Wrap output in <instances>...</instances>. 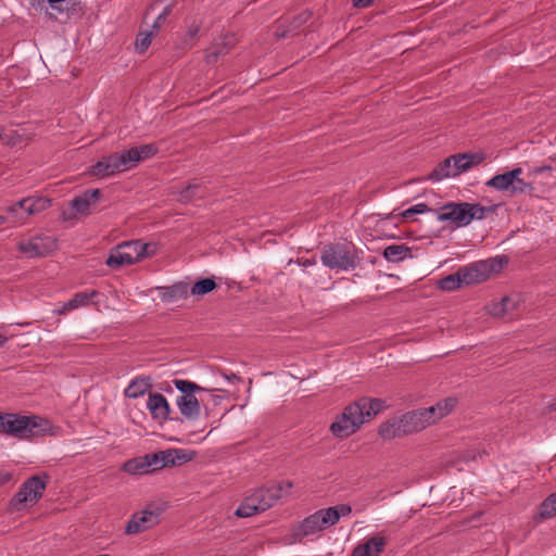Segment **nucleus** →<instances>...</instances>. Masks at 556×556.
Returning <instances> with one entry per match:
<instances>
[{"label": "nucleus", "instance_id": "1", "mask_svg": "<svg viewBox=\"0 0 556 556\" xmlns=\"http://www.w3.org/2000/svg\"><path fill=\"white\" fill-rule=\"evenodd\" d=\"M157 152L153 143L132 147L122 153H113L92 165L88 174L97 178H105L117 173L135 167L139 162L144 161Z\"/></svg>", "mask_w": 556, "mask_h": 556}, {"label": "nucleus", "instance_id": "2", "mask_svg": "<svg viewBox=\"0 0 556 556\" xmlns=\"http://www.w3.org/2000/svg\"><path fill=\"white\" fill-rule=\"evenodd\" d=\"M291 488V482H281L256 489L242 501L235 510V516L238 518H248L261 514L275 506L282 496L290 492Z\"/></svg>", "mask_w": 556, "mask_h": 556}, {"label": "nucleus", "instance_id": "3", "mask_svg": "<svg viewBox=\"0 0 556 556\" xmlns=\"http://www.w3.org/2000/svg\"><path fill=\"white\" fill-rule=\"evenodd\" d=\"M51 430L50 422L39 416L0 413V432L17 439L41 437Z\"/></svg>", "mask_w": 556, "mask_h": 556}, {"label": "nucleus", "instance_id": "4", "mask_svg": "<svg viewBox=\"0 0 556 556\" xmlns=\"http://www.w3.org/2000/svg\"><path fill=\"white\" fill-rule=\"evenodd\" d=\"M429 427L422 408L407 412L383 422L379 428V435L384 440L401 438L420 432Z\"/></svg>", "mask_w": 556, "mask_h": 556}, {"label": "nucleus", "instance_id": "5", "mask_svg": "<svg viewBox=\"0 0 556 556\" xmlns=\"http://www.w3.org/2000/svg\"><path fill=\"white\" fill-rule=\"evenodd\" d=\"M352 514V507L349 504H339L337 506L323 508L306 517L295 528V535L303 538L316 534L334 526L341 517Z\"/></svg>", "mask_w": 556, "mask_h": 556}, {"label": "nucleus", "instance_id": "6", "mask_svg": "<svg viewBox=\"0 0 556 556\" xmlns=\"http://www.w3.org/2000/svg\"><path fill=\"white\" fill-rule=\"evenodd\" d=\"M155 244L144 243L140 240L125 241L110 251L105 264L111 268H119L137 263L147 256L155 254Z\"/></svg>", "mask_w": 556, "mask_h": 556}, {"label": "nucleus", "instance_id": "7", "mask_svg": "<svg viewBox=\"0 0 556 556\" xmlns=\"http://www.w3.org/2000/svg\"><path fill=\"white\" fill-rule=\"evenodd\" d=\"M488 208L475 203H455L450 202L437 211V217L440 222H448L455 227H464L473 219L484 218Z\"/></svg>", "mask_w": 556, "mask_h": 556}, {"label": "nucleus", "instance_id": "8", "mask_svg": "<svg viewBox=\"0 0 556 556\" xmlns=\"http://www.w3.org/2000/svg\"><path fill=\"white\" fill-rule=\"evenodd\" d=\"M47 483V475H36L28 478L9 502V510L11 513H17L37 504L42 497Z\"/></svg>", "mask_w": 556, "mask_h": 556}, {"label": "nucleus", "instance_id": "9", "mask_svg": "<svg viewBox=\"0 0 556 556\" xmlns=\"http://www.w3.org/2000/svg\"><path fill=\"white\" fill-rule=\"evenodd\" d=\"M504 256L489 258L472 263L458 269L463 286H470L488 280L492 275L500 273L507 264Z\"/></svg>", "mask_w": 556, "mask_h": 556}, {"label": "nucleus", "instance_id": "10", "mask_svg": "<svg viewBox=\"0 0 556 556\" xmlns=\"http://www.w3.org/2000/svg\"><path fill=\"white\" fill-rule=\"evenodd\" d=\"M173 383L181 392V395L176 400L180 414L188 420L198 419L201 408L195 393L205 389L189 380L174 379Z\"/></svg>", "mask_w": 556, "mask_h": 556}, {"label": "nucleus", "instance_id": "11", "mask_svg": "<svg viewBox=\"0 0 556 556\" xmlns=\"http://www.w3.org/2000/svg\"><path fill=\"white\" fill-rule=\"evenodd\" d=\"M320 260L330 269L348 270L357 264L355 252L340 243L325 247Z\"/></svg>", "mask_w": 556, "mask_h": 556}, {"label": "nucleus", "instance_id": "12", "mask_svg": "<svg viewBox=\"0 0 556 556\" xmlns=\"http://www.w3.org/2000/svg\"><path fill=\"white\" fill-rule=\"evenodd\" d=\"M58 249V239L48 235H35L17 243V250L29 258L46 257Z\"/></svg>", "mask_w": 556, "mask_h": 556}, {"label": "nucleus", "instance_id": "13", "mask_svg": "<svg viewBox=\"0 0 556 556\" xmlns=\"http://www.w3.org/2000/svg\"><path fill=\"white\" fill-rule=\"evenodd\" d=\"M100 195L101 192L99 189H91L83 192L70 202V206L67 208L62 210L61 219L63 222H72L79 215H89L91 213V208L99 201Z\"/></svg>", "mask_w": 556, "mask_h": 556}, {"label": "nucleus", "instance_id": "14", "mask_svg": "<svg viewBox=\"0 0 556 556\" xmlns=\"http://www.w3.org/2000/svg\"><path fill=\"white\" fill-rule=\"evenodd\" d=\"M522 168L517 167L510 172L498 174L486 181V186L498 191H510L513 194L523 193L531 189V185L519 178Z\"/></svg>", "mask_w": 556, "mask_h": 556}, {"label": "nucleus", "instance_id": "15", "mask_svg": "<svg viewBox=\"0 0 556 556\" xmlns=\"http://www.w3.org/2000/svg\"><path fill=\"white\" fill-rule=\"evenodd\" d=\"M359 412L357 406H353V404L345 407L330 426L332 434L342 439L355 433L363 425Z\"/></svg>", "mask_w": 556, "mask_h": 556}, {"label": "nucleus", "instance_id": "16", "mask_svg": "<svg viewBox=\"0 0 556 556\" xmlns=\"http://www.w3.org/2000/svg\"><path fill=\"white\" fill-rule=\"evenodd\" d=\"M162 511L163 509L160 507L148 506L141 511L135 513L126 526V534H138L157 526Z\"/></svg>", "mask_w": 556, "mask_h": 556}, {"label": "nucleus", "instance_id": "17", "mask_svg": "<svg viewBox=\"0 0 556 556\" xmlns=\"http://www.w3.org/2000/svg\"><path fill=\"white\" fill-rule=\"evenodd\" d=\"M50 205L51 200L48 198L28 197L8 206L5 212L12 215L16 220H22L24 217L34 216L46 211Z\"/></svg>", "mask_w": 556, "mask_h": 556}, {"label": "nucleus", "instance_id": "18", "mask_svg": "<svg viewBox=\"0 0 556 556\" xmlns=\"http://www.w3.org/2000/svg\"><path fill=\"white\" fill-rule=\"evenodd\" d=\"M521 300L518 295H505L501 300H492L484 305L485 314L502 318L516 312L520 306Z\"/></svg>", "mask_w": 556, "mask_h": 556}, {"label": "nucleus", "instance_id": "19", "mask_svg": "<svg viewBox=\"0 0 556 556\" xmlns=\"http://www.w3.org/2000/svg\"><path fill=\"white\" fill-rule=\"evenodd\" d=\"M457 405V400L455 397H446L444 400L439 401L434 405L430 407L422 408L424 414L427 418V422H429V427L439 422L442 418L450 415Z\"/></svg>", "mask_w": 556, "mask_h": 556}, {"label": "nucleus", "instance_id": "20", "mask_svg": "<svg viewBox=\"0 0 556 556\" xmlns=\"http://www.w3.org/2000/svg\"><path fill=\"white\" fill-rule=\"evenodd\" d=\"M147 409L151 417L157 421H165L169 418L170 406L166 397L157 392H150L147 401Z\"/></svg>", "mask_w": 556, "mask_h": 556}, {"label": "nucleus", "instance_id": "21", "mask_svg": "<svg viewBox=\"0 0 556 556\" xmlns=\"http://www.w3.org/2000/svg\"><path fill=\"white\" fill-rule=\"evenodd\" d=\"M236 37L231 34L225 35L217 39L206 52V62L215 63L220 56L226 55L235 46Z\"/></svg>", "mask_w": 556, "mask_h": 556}, {"label": "nucleus", "instance_id": "22", "mask_svg": "<svg viewBox=\"0 0 556 556\" xmlns=\"http://www.w3.org/2000/svg\"><path fill=\"white\" fill-rule=\"evenodd\" d=\"M386 543V538L381 535L372 536L365 543L356 546L352 552V556H379L383 552Z\"/></svg>", "mask_w": 556, "mask_h": 556}, {"label": "nucleus", "instance_id": "23", "mask_svg": "<svg viewBox=\"0 0 556 556\" xmlns=\"http://www.w3.org/2000/svg\"><path fill=\"white\" fill-rule=\"evenodd\" d=\"M202 185L199 181H191L186 187H173L170 194L175 197L178 202L189 203L194 199H201L204 193L200 192Z\"/></svg>", "mask_w": 556, "mask_h": 556}, {"label": "nucleus", "instance_id": "24", "mask_svg": "<svg viewBox=\"0 0 556 556\" xmlns=\"http://www.w3.org/2000/svg\"><path fill=\"white\" fill-rule=\"evenodd\" d=\"M451 157L457 176L467 172L472 166L482 163L485 159L483 153H462L452 155Z\"/></svg>", "mask_w": 556, "mask_h": 556}, {"label": "nucleus", "instance_id": "25", "mask_svg": "<svg viewBox=\"0 0 556 556\" xmlns=\"http://www.w3.org/2000/svg\"><path fill=\"white\" fill-rule=\"evenodd\" d=\"M353 406H357L361 410L359 417L363 424H365L383 408L384 403L379 399H362L358 402L353 403Z\"/></svg>", "mask_w": 556, "mask_h": 556}, {"label": "nucleus", "instance_id": "26", "mask_svg": "<svg viewBox=\"0 0 556 556\" xmlns=\"http://www.w3.org/2000/svg\"><path fill=\"white\" fill-rule=\"evenodd\" d=\"M152 388V379L149 376H139L131 380L125 389V396L129 399H137L144 395Z\"/></svg>", "mask_w": 556, "mask_h": 556}, {"label": "nucleus", "instance_id": "27", "mask_svg": "<svg viewBox=\"0 0 556 556\" xmlns=\"http://www.w3.org/2000/svg\"><path fill=\"white\" fill-rule=\"evenodd\" d=\"M189 292L190 289L187 282H177L164 289V292L162 293V300L164 302L170 303L178 300L187 299Z\"/></svg>", "mask_w": 556, "mask_h": 556}, {"label": "nucleus", "instance_id": "28", "mask_svg": "<svg viewBox=\"0 0 556 556\" xmlns=\"http://www.w3.org/2000/svg\"><path fill=\"white\" fill-rule=\"evenodd\" d=\"M452 157L445 159L429 175V179L440 181L444 178L456 177Z\"/></svg>", "mask_w": 556, "mask_h": 556}, {"label": "nucleus", "instance_id": "29", "mask_svg": "<svg viewBox=\"0 0 556 556\" xmlns=\"http://www.w3.org/2000/svg\"><path fill=\"white\" fill-rule=\"evenodd\" d=\"M122 469L123 471L134 476L150 473L149 462L147 460L146 455L127 460L124 463Z\"/></svg>", "mask_w": 556, "mask_h": 556}, {"label": "nucleus", "instance_id": "30", "mask_svg": "<svg viewBox=\"0 0 556 556\" xmlns=\"http://www.w3.org/2000/svg\"><path fill=\"white\" fill-rule=\"evenodd\" d=\"M98 295L96 290L78 292L68 302L63 304V311H73L87 306L89 301Z\"/></svg>", "mask_w": 556, "mask_h": 556}, {"label": "nucleus", "instance_id": "31", "mask_svg": "<svg viewBox=\"0 0 556 556\" xmlns=\"http://www.w3.org/2000/svg\"><path fill=\"white\" fill-rule=\"evenodd\" d=\"M383 256L395 263L410 256V250L404 244H391L383 250Z\"/></svg>", "mask_w": 556, "mask_h": 556}, {"label": "nucleus", "instance_id": "32", "mask_svg": "<svg viewBox=\"0 0 556 556\" xmlns=\"http://www.w3.org/2000/svg\"><path fill=\"white\" fill-rule=\"evenodd\" d=\"M217 287L216 282L212 278H204L195 282L191 289L190 293L192 295H204L208 292L213 291Z\"/></svg>", "mask_w": 556, "mask_h": 556}, {"label": "nucleus", "instance_id": "33", "mask_svg": "<svg viewBox=\"0 0 556 556\" xmlns=\"http://www.w3.org/2000/svg\"><path fill=\"white\" fill-rule=\"evenodd\" d=\"M462 286L463 282L458 270L455 274L448 275L439 281V288L444 291H454Z\"/></svg>", "mask_w": 556, "mask_h": 556}, {"label": "nucleus", "instance_id": "34", "mask_svg": "<svg viewBox=\"0 0 556 556\" xmlns=\"http://www.w3.org/2000/svg\"><path fill=\"white\" fill-rule=\"evenodd\" d=\"M556 515V494H551L540 506V517L543 519Z\"/></svg>", "mask_w": 556, "mask_h": 556}, {"label": "nucleus", "instance_id": "35", "mask_svg": "<svg viewBox=\"0 0 556 556\" xmlns=\"http://www.w3.org/2000/svg\"><path fill=\"white\" fill-rule=\"evenodd\" d=\"M155 34L156 33L153 30L139 33L136 39V49L139 52H144L151 45L152 38Z\"/></svg>", "mask_w": 556, "mask_h": 556}, {"label": "nucleus", "instance_id": "36", "mask_svg": "<svg viewBox=\"0 0 556 556\" xmlns=\"http://www.w3.org/2000/svg\"><path fill=\"white\" fill-rule=\"evenodd\" d=\"M174 7V3L173 2H168L166 3L162 11L157 14L155 21L153 22V25H152V30L157 33L159 29L161 28L162 24L165 22V20L167 18V16L169 15V13L172 12V9Z\"/></svg>", "mask_w": 556, "mask_h": 556}, {"label": "nucleus", "instance_id": "37", "mask_svg": "<svg viewBox=\"0 0 556 556\" xmlns=\"http://www.w3.org/2000/svg\"><path fill=\"white\" fill-rule=\"evenodd\" d=\"M195 453L187 450L173 448V457L176 465H182L193 459Z\"/></svg>", "mask_w": 556, "mask_h": 556}, {"label": "nucleus", "instance_id": "38", "mask_svg": "<svg viewBox=\"0 0 556 556\" xmlns=\"http://www.w3.org/2000/svg\"><path fill=\"white\" fill-rule=\"evenodd\" d=\"M200 26L197 24H192L188 27L186 38H185V48H190L193 46L194 40L199 34Z\"/></svg>", "mask_w": 556, "mask_h": 556}, {"label": "nucleus", "instance_id": "39", "mask_svg": "<svg viewBox=\"0 0 556 556\" xmlns=\"http://www.w3.org/2000/svg\"><path fill=\"white\" fill-rule=\"evenodd\" d=\"M146 457H147V460L149 462L150 472H153L155 470L163 468L161 459H160V452L147 454Z\"/></svg>", "mask_w": 556, "mask_h": 556}, {"label": "nucleus", "instance_id": "40", "mask_svg": "<svg viewBox=\"0 0 556 556\" xmlns=\"http://www.w3.org/2000/svg\"><path fill=\"white\" fill-rule=\"evenodd\" d=\"M430 211V208L425 204V203H419V204H416L409 208H407L406 211H404L402 213V216L407 218V217H410L415 214H422V213H426Z\"/></svg>", "mask_w": 556, "mask_h": 556}, {"label": "nucleus", "instance_id": "41", "mask_svg": "<svg viewBox=\"0 0 556 556\" xmlns=\"http://www.w3.org/2000/svg\"><path fill=\"white\" fill-rule=\"evenodd\" d=\"M160 459L163 468L175 466V459L173 457V448H167L164 451H160Z\"/></svg>", "mask_w": 556, "mask_h": 556}, {"label": "nucleus", "instance_id": "42", "mask_svg": "<svg viewBox=\"0 0 556 556\" xmlns=\"http://www.w3.org/2000/svg\"><path fill=\"white\" fill-rule=\"evenodd\" d=\"M311 17V13L308 11H304L302 13H300L293 21V27H292V30H295L296 28H299L301 25L305 24Z\"/></svg>", "mask_w": 556, "mask_h": 556}, {"label": "nucleus", "instance_id": "43", "mask_svg": "<svg viewBox=\"0 0 556 556\" xmlns=\"http://www.w3.org/2000/svg\"><path fill=\"white\" fill-rule=\"evenodd\" d=\"M13 478L12 472L0 470V486L4 485L5 483L10 482Z\"/></svg>", "mask_w": 556, "mask_h": 556}, {"label": "nucleus", "instance_id": "44", "mask_svg": "<svg viewBox=\"0 0 556 556\" xmlns=\"http://www.w3.org/2000/svg\"><path fill=\"white\" fill-rule=\"evenodd\" d=\"M372 3V0H353L355 8H367Z\"/></svg>", "mask_w": 556, "mask_h": 556}, {"label": "nucleus", "instance_id": "45", "mask_svg": "<svg viewBox=\"0 0 556 556\" xmlns=\"http://www.w3.org/2000/svg\"><path fill=\"white\" fill-rule=\"evenodd\" d=\"M223 376H224V378H226L228 381H231V382L240 381V378L235 374H230V375L224 374Z\"/></svg>", "mask_w": 556, "mask_h": 556}, {"label": "nucleus", "instance_id": "46", "mask_svg": "<svg viewBox=\"0 0 556 556\" xmlns=\"http://www.w3.org/2000/svg\"><path fill=\"white\" fill-rule=\"evenodd\" d=\"M160 390L165 392H172V388L167 382H163L159 386Z\"/></svg>", "mask_w": 556, "mask_h": 556}, {"label": "nucleus", "instance_id": "47", "mask_svg": "<svg viewBox=\"0 0 556 556\" xmlns=\"http://www.w3.org/2000/svg\"><path fill=\"white\" fill-rule=\"evenodd\" d=\"M314 264H315V261H305L304 263H302L303 266H311Z\"/></svg>", "mask_w": 556, "mask_h": 556}, {"label": "nucleus", "instance_id": "48", "mask_svg": "<svg viewBox=\"0 0 556 556\" xmlns=\"http://www.w3.org/2000/svg\"><path fill=\"white\" fill-rule=\"evenodd\" d=\"M5 342H7V338H4L3 336L0 334V346L4 345Z\"/></svg>", "mask_w": 556, "mask_h": 556}, {"label": "nucleus", "instance_id": "49", "mask_svg": "<svg viewBox=\"0 0 556 556\" xmlns=\"http://www.w3.org/2000/svg\"><path fill=\"white\" fill-rule=\"evenodd\" d=\"M7 222V218L3 215H0V225H3Z\"/></svg>", "mask_w": 556, "mask_h": 556}, {"label": "nucleus", "instance_id": "50", "mask_svg": "<svg viewBox=\"0 0 556 556\" xmlns=\"http://www.w3.org/2000/svg\"><path fill=\"white\" fill-rule=\"evenodd\" d=\"M65 312H66V311H63V307L56 311V313H58V314H60V315H61V314H64Z\"/></svg>", "mask_w": 556, "mask_h": 556}]
</instances>
